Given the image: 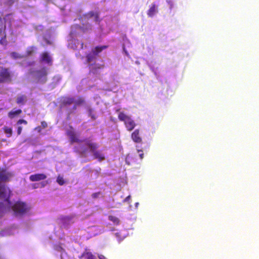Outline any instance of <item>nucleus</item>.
Masks as SVG:
<instances>
[{
	"instance_id": "9",
	"label": "nucleus",
	"mask_w": 259,
	"mask_h": 259,
	"mask_svg": "<svg viewBox=\"0 0 259 259\" xmlns=\"http://www.w3.org/2000/svg\"><path fill=\"white\" fill-rule=\"evenodd\" d=\"M81 142L84 143L91 152L95 151V150H97L99 147V145L97 143L94 142L92 140L88 138L82 140Z\"/></svg>"
},
{
	"instance_id": "4",
	"label": "nucleus",
	"mask_w": 259,
	"mask_h": 259,
	"mask_svg": "<svg viewBox=\"0 0 259 259\" xmlns=\"http://www.w3.org/2000/svg\"><path fill=\"white\" fill-rule=\"evenodd\" d=\"M107 48V46H97L93 49L92 52L89 53L86 56L87 62L90 63L96 59V56L101 53L103 50Z\"/></svg>"
},
{
	"instance_id": "1",
	"label": "nucleus",
	"mask_w": 259,
	"mask_h": 259,
	"mask_svg": "<svg viewBox=\"0 0 259 259\" xmlns=\"http://www.w3.org/2000/svg\"><path fill=\"white\" fill-rule=\"evenodd\" d=\"M12 192L5 185H0V218L5 210L12 209L15 215H21L29 209L26 203L18 201L12 204L10 201Z\"/></svg>"
},
{
	"instance_id": "23",
	"label": "nucleus",
	"mask_w": 259,
	"mask_h": 259,
	"mask_svg": "<svg viewBox=\"0 0 259 259\" xmlns=\"http://www.w3.org/2000/svg\"><path fill=\"white\" fill-rule=\"evenodd\" d=\"M108 219L110 221L112 222L114 224L116 225L119 224L120 220L117 217L114 215H109Z\"/></svg>"
},
{
	"instance_id": "38",
	"label": "nucleus",
	"mask_w": 259,
	"mask_h": 259,
	"mask_svg": "<svg viewBox=\"0 0 259 259\" xmlns=\"http://www.w3.org/2000/svg\"><path fill=\"white\" fill-rule=\"evenodd\" d=\"M34 63V62H30V63H29V65H33Z\"/></svg>"
},
{
	"instance_id": "27",
	"label": "nucleus",
	"mask_w": 259,
	"mask_h": 259,
	"mask_svg": "<svg viewBox=\"0 0 259 259\" xmlns=\"http://www.w3.org/2000/svg\"><path fill=\"white\" fill-rule=\"evenodd\" d=\"M22 123L26 125L27 124V121L24 119H21L18 120L17 122V124L18 125L21 124Z\"/></svg>"
},
{
	"instance_id": "14",
	"label": "nucleus",
	"mask_w": 259,
	"mask_h": 259,
	"mask_svg": "<svg viewBox=\"0 0 259 259\" xmlns=\"http://www.w3.org/2000/svg\"><path fill=\"white\" fill-rule=\"evenodd\" d=\"M67 135L70 139L71 143H81L82 140H79L76 136V134L72 131L67 132Z\"/></svg>"
},
{
	"instance_id": "42",
	"label": "nucleus",
	"mask_w": 259,
	"mask_h": 259,
	"mask_svg": "<svg viewBox=\"0 0 259 259\" xmlns=\"http://www.w3.org/2000/svg\"><path fill=\"white\" fill-rule=\"evenodd\" d=\"M0 43L2 44V40H0Z\"/></svg>"
},
{
	"instance_id": "8",
	"label": "nucleus",
	"mask_w": 259,
	"mask_h": 259,
	"mask_svg": "<svg viewBox=\"0 0 259 259\" xmlns=\"http://www.w3.org/2000/svg\"><path fill=\"white\" fill-rule=\"evenodd\" d=\"M84 20H89L91 18H93L96 22H98L99 20V14L98 12L90 11L84 14L82 17Z\"/></svg>"
},
{
	"instance_id": "35",
	"label": "nucleus",
	"mask_w": 259,
	"mask_h": 259,
	"mask_svg": "<svg viewBox=\"0 0 259 259\" xmlns=\"http://www.w3.org/2000/svg\"><path fill=\"white\" fill-rule=\"evenodd\" d=\"M99 259H107L104 255L100 254L98 255Z\"/></svg>"
},
{
	"instance_id": "26",
	"label": "nucleus",
	"mask_w": 259,
	"mask_h": 259,
	"mask_svg": "<svg viewBox=\"0 0 259 259\" xmlns=\"http://www.w3.org/2000/svg\"><path fill=\"white\" fill-rule=\"evenodd\" d=\"M33 52H34V48L32 47H30L27 50L26 54L28 56H30V55H31L33 54Z\"/></svg>"
},
{
	"instance_id": "17",
	"label": "nucleus",
	"mask_w": 259,
	"mask_h": 259,
	"mask_svg": "<svg viewBox=\"0 0 259 259\" xmlns=\"http://www.w3.org/2000/svg\"><path fill=\"white\" fill-rule=\"evenodd\" d=\"M22 111L20 109H17L15 110H14L13 109V110L10 111L8 113V116L10 118L13 119V118H14L15 117L19 116L20 114H21L22 113Z\"/></svg>"
},
{
	"instance_id": "6",
	"label": "nucleus",
	"mask_w": 259,
	"mask_h": 259,
	"mask_svg": "<svg viewBox=\"0 0 259 259\" xmlns=\"http://www.w3.org/2000/svg\"><path fill=\"white\" fill-rule=\"evenodd\" d=\"M13 172L9 171L6 167H0V182H9L13 177Z\"/></svg>"
},
{
	"instance_id": "34",
	"label": "nucleus",
	"mask_w": 259,
	"mask_h": 259,
	"mask_svg": "<svg viewBox=\"0 0 259 259\" xmlns=\"http://www.w3.org/2000/svg\"><path fill=\"white\" fill-rule=\"evenodd\" d=\"M138 152H142V151L141 150H138ZM139 156L140 157V158L142 159L143 158V157H144V154L143 153H141L140 154H139Z\"/></svg>"
},
{
	"instance_id": "16",
	"label": "nucleus",
	"mask_w": 259,
	"mask_h": 259,
	"mask_svg": "<svg viewBox=\"0 0 259 259\" xmlns=\"http://www.w3.org/2000/svg\"><path fill=\"white\" fill-rule=\"evenodd\" d=\"M74 102V99L71 97H64L61 101L62 106H69L73 104Z\"/></svg>"
},
{
	"instance_id": "13",
	"label": "nucleus",
	"mask_w": 259,
	"mask_h": 259,
	"mask_svg": "<svg viewBox=\"0 0 259 259\" xmlns=\"http://www.w3.org/2000/svg\"><path fill=\"white\" fill-rule=\"evenodd\" d=\"M47 176L44 174H35L29 177V180L31 182H36L45 180Z\"/></svg>"
},
{
	"instance_id": "5",
	"label": "nucleus",
	"mask_w": 259,
	"mask_h": 259,
	"mask_svg": "<svg viewBox=\"0 0 259 259\" xmlns=\"http://www.w3.org/2000/svg\"><path fill=\"white\" fill-rule=\"evenodd\" d=\"M11 81V74L9 69L2 67H1L0 83L4 82H10Z\"/></svg>"
},
{
	"instance_id": "21",
	"label": "nucleus",
	"mask_w": 259,
	"mask_h": 259,
	"mask_svg": "<svg viewBox=\"0 0 259 259\" xmlns=\"http://www.w3.org/2000/svg\"><path fill=\"white\" fill-rule=\"evenodd\" d=\"M77 152L82 155H84L88 152V149L83 145H79L78 147H75Z\"/></svg>"
},
{
	"instance_id": "2",
	"label": "nucleus",
	"mask_w": 259,
	"mask_h": 259,
	"mask_svg": "<svg viewBox=\"0 0 259 259\" xmlns=\"http://www.w3.org/2000/svg\"><path fill=\"white\" fill-rule=\"evenodd\" d=\"M30 74L33 75L36 82L40 84L45 83L47 80L48 69L46 67H42L39 70H33L30 69L29 71Z\"/></svg>"
},
{
	"instance_id": "31",
	"label": "nucleus",
	"mask_w": 259,
	"mask_h": 259,
	"mask_svg": "<svg viewBox=\"0 0 259 259\" xmlns=\"http://www.w3.org/2000/svg\"><path fill=\"white\" fill-rule=\"evenodd\" d=\"M4 21H5V18H4ZM0 24L2 25H4V30H5V29H6L5 22H4V23H3V20L1 16H0Z\"/></svg>"
},
{
	"instance_id": "28",
	"label": "nucleus",
	"mask_w": 259,
	"mask_h": 259,
	"mask_svg": "<svg viewBox=\"0 0 259 259\" xmlns=\"http://www.w3.org/2000/svg\"><path fill=\"white\" fill-rule=\"evenodd\" d=\"M75 43L78 45H80V49H83L84 47V44L82 42H79V40H77L75 41Z\"/></svg>"
},
{
	"instance_id": "15",
	"label": "nucleus",
	"mask_w": 259,
	"mask_h": 259,
	"mask_svg": "<svg viewBox=\"0 0 259 259\" xmlns=\"http://www.w3.org/2000/svg\"><path fill=\"white\" fill-rule=\"evenodd\" d=\"M92 153L94 159H98L99 161H102L105 159V156L101 151L95 150Z\"/></svg>"
},
{
	"instance_id": "40",
	"label": "nucleus",
	"mask_w": 259,
	"mask_h": 259,
	"mask_svg": "<svg viewBox=\"0 0 259 259\" xmlns=\"http://www.w3.org/2000/svg\"><path fill=\"white\" fill-rule=\"evenodd\" d=\"M47 43H48V44H51V42H50V41L47 40Z\"/></svg>"
},
{
	"instance_id": "20",
	"label": "nucleus",
	"mask_w": 259,
	"mask_h": 259,
	"mask_svg": "<svg viewBox=\"0 0 259 259\" xmlns=\"http://www.w3.org/2000/svg\"><path fill=\"white\" fill-rule=\"evenodd\" d=\"M81 257H83L85 259H96V257L91 252L87 251L84 252L80 258Z\"/></svg>"
},
{
	"instance_id": "41",
	"label": "nucleus",
	"mask_w": 259,
	"mask_h": 259,
	"mask_svg": "<svg viewBox=\"0 0 259 259\" xmlns=\"http://www.w3.org/2000/svg\"><path fill=\"white\" fill-rule=\"evenodd\" d=\"M15 54H16V53H12V55H13V56H14V55H15Z\"/></svg>"
},
{
	"instance_id": "33",
	"label": "nucleus",
	"mask_w": 259,
	"mask_h": 259,
	"mask_svg": "<svg viewBox=\"0 0 259 259\" xmlns=\"http://www.w3.org/2000/svg\"><path fill=\"white\" fill-rule=\"evenodd\" d=\"M22 131V127L21 126H19L17 128V134L18 135H20L21 134Z\"/></svg>"
},
{
	"instance_id": "12",
	"label": "nucleus",
	"mask_w": 259,
	"mask_h": 259,
	"mask_svg": "<svg viewBox=\"0 0 259 259\" xmlns=\"http://www.w3.org/2000/svg\"><path fill=\"white\" fill-rule=\"evenodd\" d=\"M131 138L132 140L136 143H142V138L140 136V130H135L131 134Z\"/></svg>"
},
{
	"instance_id": "29",
	"label": "nucleus",
	"mask_w": 259,
	"mask_h": 259,
	"mask_svg": "<svg viewBox=\"0 0 259 259\" xmlns=\"http://www.w3.org/2000/svg\"><path fill=\"white\" fill-rule=\"evenodd\" d=\"M101 194V193L100 192L94 193L92 195V197L93 198H98L99 195Z\"/></svg>"
},
{
	"instance_id": "3",
	"label": "nucleus",
	"mask_w": 259,
	"mask_h": 259,
	"mask_svg": "<svg viewBox=\"0 0 259 259\" xmlns=\"http://www.w3.org/2000/svg\"><path fill=\"white\" fill-rule=\"evenodd\" d=\"M118 118L121 121H123L127 130L129 132L132 131L136 126L135 121L131 116L126 115L123 112H120L118 114Z\"/></svg>"
},
{
	"instance_id": "36",
	"label": "nucleus",
	"mask_w": 259,
	"mask_h": 259,
	"mask_svg": "<svg viewBox=\"0 0 259 259\" xmlns=\"http://www.w3.org/2000/svg\"><path fill=\"white\" fill-rule=\"evenodd\" d=\"M131 199V196H127L124 200V202L128 201Z\"/></svg>"
},
{
	"instance_id": "24",
	"label": "nucleus",
	"mask_w": 259,
	"mask_h": 259,
	"mask_svg": "<svg viewBox=\"0 0 259 259\" xmlns=\"http://www.w3.org/2000/svg\"><path fill=\"white\" fill-rule=\"evenodd\" d=\"M57 182L61 186L64 185V184L65 183L64 179L63 178V177L60 176L58 177Z\"/></svg>"
},
{
	"instance_id": "32",
	"label": "nucleus",
	"mask_w": 259,
	"mask_h": 259,
	"mask_svg": "<svg viewBox=\"0 0 259 259\" xmlns=\"http://www.w3.org/2000/svg\"><path fill=\"white\" fill-rule=\"evenodd\" d=\"M41 125L42 127V128H45L48 126V124L46 121H42L41 122Z\"/></svg>"
},
{
	"instance_id": "25",
	"label": "nucleus",
	"mask_w": 259,
	"mask_h": 259,
	"mask_svg": "<svg viewBox=\"0 0 259 259\" xmlns=\"http://www.w3.org/2000/svg\"><path fill=\"white\" fill-rule=\"evenodd\" d=\"M166 3L167 4V6L170 10H171L174 7V4L173 2L171 0H167Z\"/></svg>"
},
{
	"instance_id": "30",
	"label": "nucleus",
	"mask_w": 259,
	"mask_h": 259,
	"mask_svg": "<svg viewBox=\"0 0 259 259\" xmlns=\"http://www.w3.org/2000/svg\"><path fill=\"white\" fill-rule=\"evenodd\" d=\"M84 102V100L83 99H80L77 100L76 102V104L78 105H81Z\"/></svg>"
},
{
	"instance_id": "11",
	"label": "nucleus",
	"mask_w": 259,
	"mask_h": 259,
	"mask_svg": "<svg viewBox=\"0 0 259 259\" xmlns=\"http://www.w3.org/2000/svg\"><path fill=\"white\" fill-rule=\"evenodd\" d=\"M40 61L45 62L49 65L52 64V59L49 54L47 52H43L40 54Z\"/></svg>"
},
{
	"instance_id": "10",
	"label": "nucleus",
	"mask_w": 259,
	"mask_h": 259,
	"mask_svg": "<svg viewBox=\"0 0 259 259\" xmlns=\"http://www.w3.org/2000/svg\"><path fill=\"white\" fill-rule=\"evenodd\" d=\"M90 68L89 73L94 74H97L98 73L99 70L103 69L104 67V64H89Z\"/></svg>"
},
{
	"instance_id": "19",
	"label": "nucleus",
	"mask_w": 259,
	"mask_h": 259,
	"mask_svg": "<svg viewBox=\"0 0 259 259\" xmlns=\"http://www.w3.org/2000/svg\"><path fill=\"white\" fill-rule=\"evenodd\" d=\"M27 100V97L25 95H21L16 99V103L18 105H24Z\"/></svg>"
},
{
	"instance_id": "39",
	"label": "nucleus",
	"mask_w": 259,
	"mask_h": 259,
	"mask_svg": "<svg viewBox=\"0 0 259 259\" xmlns=\"http://www.w3.org/2000/svg\"><path fill=\"white\" fill-rule=\"evenodd\" d=\"M119 110H120L119 109H117L116 110V112H119Z\"/></svg>"
},
{
	"instance_id": "37",
	"label": "nucleus",
	"mask_w": 259,
	"mask_h": 259,
	"mask_svg": "<svg viewBox=\"0 0 259 259\" xmlns=\"http://www.w3.org/2000/svg\"><path fill=\"white\" fill-rule=\"evenodd\" d=\"M89 111H90V114H91V117H92L93 119H95L96 118L95 116L94 115H91L92 110H91V109H90Z\"/></svg>"
},
{
	"instance_id": "22",
	"label": "nucleus",
	"mask_w": 259,
	"mask_h": 259,
	"mask_svg": "<svg viewBox=\"0 0 259 259\" xmlns=\"http://www.w3.org/2000/svg\"><path fill=\"white\" fill-rule=\"evenodd\" d=\"M5 133L7 134V137L10 138L12 135V128L7 126H5L3 128Z\"/></svg>"
},
{
	"instance_id": "7",
	"label": "nucleus",
	"mask_w": 259,
	"mask_h": 259,
	"mask_svg": "<svg viewBox=\"0 0 259 259\" xmlns=\"http://www.w3.org/2000/svg\"><path fill=\"white\" fill-rule=\"evenodd\" d=\"M73 29L75 30H79L81 31L82 32L85 33L89 32L92 30V25L90 24H83L82 26H80L79 25H75L72 27V29L71 32V34H73L74 32L73 31Z\"/></svg>"
},
{
	"instance_id": "18",
	"label": "nucleus",
	"mask_w": 259,
	"mask_h": 259,
	"mask_svg": "<svg viewBox=\"0 0 259 259\" xmlns=\"http://www.w3.org/2000/svg\"><path fill=\"white\" fill-rule=\"evenodd\" d=\"M157 12L156 6L153 4L147 11V15L150 17H152Z\"/></svg>"
}]
</instances>
